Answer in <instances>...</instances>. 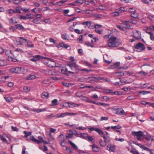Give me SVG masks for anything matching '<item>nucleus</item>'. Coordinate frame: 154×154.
I'll list each match as a JSON object with an SVG mask.
<instances>
[{"label":"nucleus","instance_id":"f257e3e1","mask_svg":"<svg viewBox=\"0 0 154 154\" xmlns=\"http://www.w3.org/2000/svg\"><path fill=\"white\" fill-rule=\"evenodd\" d=\"M71 71H68V73H76L80 71L79 66L76 64V60L73 63H70L67 65Z\"/></svg>","mask_w":154,"mask_h":154},{"label":"nucleus","instance_id":"f03ea898","mask_svg":"<svg viewBox=\"0 0 154 154\" xmlns=\"http://www.w3.org/2000/svg\"><path fill=\"white\" fill-rule=\"evenodd\" d=\"M117 38L115 37H112L109 38L107 42L108 46L109 47H116L119 45V43L116 41Z\"/></svg>","mask_w":154,"mask_h":154},{"label":"nucleus","instance_id":"7ed1b4c3","mask_svg":"<svg viewBox=\"0 0 154 154\" xmlns=\"http://www.w3.org/2000/svg\"><path fill=\"white\" fill-rule=\"evenodd\" d=\"M5 53L7 56L6 58L8 61L15 62L18 60L17 59L13 58L12 56V53L11 51L6 50L5 51Z\"/></svg>","mask_w":154,"mask_h":154},{"label":"nucleus","instance_id":"20e7f679","mask_svg":"<svg viewBox=\"0 0 154 154\" xmlns=\"http://www.w3.org/2000/svg\"><path fill=\"white\" fill-rule=\"evenodd\" d=\"M134 48L137 49V51L138 52H140L142 51H144L145 49V47L144 45L139 42L136 45H134Z\"/></svg>","mask_w":154,"mask_h":154},{"label":"nucleus","instance_id":"39448f33","mask_svg":"<svg viewBox=\"0 0 154 154\" xmlns=\"http://www.w3.org/2000/svg\"><path fill=\"white\" fill-rule=\"evenodd\" d=\"M132 134L133 136H136L137 139L139 140H141L143 136V133L141 131H133L132 132Z\"/></svg>","mask_w":154,"mask_h":154},{"label":"nucleus","instance_id":"423d86ee","mask_svg":"<svg viewBox=\"0 0 154 154\" xmlns=\"http://www.w3.org/2000/svg\"><path fill=\"white\" fill-rule=\"evenodd\" d=\"M46 59H48V61L46 63L47 65L48 66L50 67H54L56 66V63L52 60V59L50 58Z\"/></svg>","mask_w":154,"mask_h":154},{"label":"nucleus","instance_id":"0eeeda50","mask_svg":"<svg viewBox=\"0 0 154 154\" xmlns=\"http://www.w3.org/2000/svg\"><path fill=\"white\" fill-rule=\"evenodd\" d=\"M114 110L115 112V114L120 115H125L126 113L123 109L121 110L119 108H115Z\"/></svg>","mask_w":154,"mask_h":154},{"label":"nucleus","instance_id":"6e6552de","mask_svg":"<svg viewBox=\"0 0 154 154\" xmlns=\"http://www.w3.org/2000/svg\"><path fill=\"white\" fill-rule=\"evenodd\" d=\"M133 36L137 39L140 38H141V34L140 31L137 30H135L133 32Z\"/></svg>","mask_w":154,"mask_h":154},{"label":"nucleus","instance_id":"1a4fd4ad","mask_svg":"<svg viewBox=\"0 0 154 154\" xmlns=\"http://www.w3.org/2000/svg\"><path fill=\"white\" fill-rule=\"evenodd\" d=\"M21 71V68L20 67L12 68L10 69V72H11L20 73Z\"/></svg>","mask_w":154,"mask_h":154},{"label":"nucleus","instance_id":"9d476101","mask_svg":"<svg viewBox=\"0 0 154 154\" xmlns=\"http://www.w3.org/2000/svg\"><path fill=\"white\" fill-rule=\"evenodd\" d=\"M116 146L111 144H108L106 146V149L111 152H114L115 150Z\"/></svg>","mask_w":154,"mask_h":154},{"label":"nucleus","instance_id":"9b49d317","mask_svg":"<svg viewBox=\"0 0 154 154\" xmlns=\"http://www.w3.org/2000/svg\"><path fill=\"white\" fill-rule=\"evenodd\" d=\"M88 82L91 83H95L96 82L95 77H90L88 78Z\"/></svg>","mask_w":154,"mask_h":154},{"label":"nucleus","instance_id":"f8f14e48","mask_svg":"<svg viewBox=\"0 0 154 154\" xmlns=\"http://www.w3.org/2000/svg\"><path fill=\"white\" fill-rule=\"evenodd\" d=\"M91 22L89 21H87L85 22H84L82 23V25H83L85 26V27L86 26H88V28H93V26H91L90 25L91 24Z\"/></svg>","mask_w":154,"mask_h":154},{"label":"nucleus","instance_id":"ddd939ff","mask_svg":"<svg viewBox=\"0 0 154 154\" xmlns=\"http://www.w3.org/2000/svg\"><path fill=\"white\" fill-rule=\"evenodd\" d=\"M91 146L93 151L94 152H97L100 150V148L95 144L91 145Z\"/></svg>","mask_w":154,"mask_h":154},{"label":"nucleus","instance_id":"4468645a","mask_svg":"<svg viewBox=\"0 0 154 154\" xmlns=\"http://www.w3.org/2000/svg\"><path fill=\"white\" fill-rule=\"evenodd\" d=\"M101 136L103 138L104 141L106 144L110 142V140L109 137H106L104 135H102Z\"/></svg>","mask_w":154,"mask_h":154},{"label":"nucleus","instance_id":"2eb2a0df","mask_svg":"<svg viewBox=\"0 0 154 154\" xmlns=\"http://www.w3.org/2000/svg\"><path fill=\"white\" fill-rule=\"evenodd\" d=\"M30 140L34 142L37 143L38 144L41 143V141L36 139L34 136H32L30 137Z\"/></svg>","mask_w":154,"mask_h":154},{"label":"nucleus","instance_id":"dca6fc26","mask_svg":"<svg viewBox=\"0 0 154 154\" xmlns=\"http://www.w3.org/2000/svg\"><path fill=\"white\" fill-rule=\"evenodd\" d=\"M117 73L120 74V75L121 76L125 75L128 74L131 75L133 74V72H130L129 71H126L124 73L120 72H118Z\"/></svg>","mask_w":154,"mask_h":154},{"label":"nucleus","instance_id":"f3484780","mask_svg":"<svg viewBox=\"0 0 154 154\" xmlns=\"http://www.w3.org/2000/svg\"><path fill=\"white\" fill-rule=\"evenodd\" d=\"M78 134L80 135L79 136L80 137H82L85 140H87V137L88 136V135L87 134L83 133H80Z\"/></svg>","mask_w":154,"mask_h":154},{"label":"nucleus","instance_id":"a211bd4d","mask_svg":"<svg viewBox=\"0 0 154 154\" xmlns=\"http://www.w3.org/2000/svg\"><path fill=\"white\" fill-rule=\"evenodd\" d=\"M15 26L17 29L21 30H23L25 29L24 27L20 24L15 25Z\"/></svg>","mask_w":154,"mask_h":154},{"label":"nucleus","instance_id":"6ab92c4d","mask_svg":"<svg viewBox=\"0 0 154 154\" xmlns=\"http://www.w3.org/2000/svg\"><path fill=\"white\" fill-rule=\"evenodd\" d=\"M49 94L47 92H43L42 94V97L43 98H47L48 97Z\"/></svg>","mask_w":154,"mask_h":154},{"label":"nucleus","instance_id":"aec40b11","mask_svg":"<svg viewBox=\"0 0 154 154\" xmlns=\"http://www.w3.org/2000/svg\"><path fill=\"white\" fill-rule=\"evenodd\" d=\"M146 32L149 35L150 39L152 41H154V35L153 34L150 32L146 31Z\"/></svg>","mask_w":154,"mask_h":154},{"label":"nucleus","instance_id":"412c9836","mask_svg":"<svg viewBox=\"0 0 154 154\" xmlns=\"http://www.w3.org/2000/svg\"><path fill=\"white\" fill-rule=\"evenodd\" d=\"M59 45L60 47L66 49H67V48L69 47V46L68 45L62 43L59 44Z\"/></svg>","mask_w":154,"mask_h":154},{"label":"nucleus","instance_id":"4be33fe9","mask_svg":"<svg viewBox=\"0 0 154 154\" xmlns=\"http://www.w3.org/2000/svg\"><path fill=\"white\" fill-rule=\"evenodd\" d=\"M12 56H13V58L15 57V59L17 58L18 55L20 54L19 53H17V51H14V52H12Z\"/></svg>","mask_w":154,"mask_h":154},{"label":"nucleus","instance_id":"5701e85b","mask_svg":"<svg viewBox=\"0 0 154 154\" xmlns=\"http://www.w3.org/2000/svg\"><path fill=\"white\" fill-rule=\"evenodd\" d=\"M69 143L70 144L72 147L75 150L78 149V147L77 146L75 145L71 141L69 140Z\"/></svg>","mask_w":154,"mask_h":154},{"label":"nucleus","instance_id":"b1692460","mask_svg":"<svg viewBox=\"0 0 154 154\" xmlns=\"http://www.w3.org/2000/svg\"><path fill=\"white\" fill-rule=\"evenodd\" d=\"M131 16L134 17V18H135V19H139V18L138 17V15L137 14L136 12L134 11L133 12H132L131 14Z\"/></svg>","mask_w":154,"mask_h":154},{"label":"nucleus","instance_id":"393cba45","mask_svg":"<svg viewBox=\"0 0 154 154\" xmlns=\"http://www.w3.org/2000/svg\"><path fill=\"white\" fill-rule=\"evenodd\" d=\"M38 138L40 140H41V143H43L44 144H48V142L46 140L43 139V137L41 136H39L38 137Z\"/></svg>","mask_w":154,"mask_h":154},{"label":"nucleus","instance_id":"a878e982","mask_svg":"<svg viewBox=\"0 0 154 154\" xmlns=\"http://www.w3.org/2000/svg\"><path fill=\"white\" fill-rule=\"evenodd\" d=\"M129 21H124L122 22V23L125 26L126 28H129L130 27V26L129 24Z\"/></svg>","mask_w":154,"mask_h":154},{"label":"nucleus","instance_id":"bb28decb","mask_svg":"<svg viewBox=\"0 0 154 154\" xmlns=\"http://www.w3.org/2000/svg\"><path fill=\"white\" fill-rule=\"evenodd\" d=\"M35 78V76L34 75H29L26 78V79L28 80H31L34 79Z\"/></svg>","mask_w":154,"mask_h":154},{"label":"nucleus","instance_id":"cd10ccee","mask_svg":"<svg viewBox=\"0 0 154 154\" xmlns=\"http://www.w3.org/2000/svg\"><path fill=\"white\" fill-rule=\"evenodd\" d=\"M23 133L25 134V137L26 138H27L28 136H30L32 134L31 132H27L26 131H24Z\"/></svg>","mask_w":154,"mask_h":154},{"label":"nucleus","instance_id":"c85d7f7f","mask_svg":"<svg viewBox=\"0 0 154 154\" xmlns=\"http://www.w3.org/2000/svg\"><path fill=\"white\" fill-rule=\"evenodd\" d=\"M15 17H13L9 20V23H11L14 24L17 23V22L15 21Z\"/></svg>","mask_w":154,"mask_h":154},{"label":"nucleus","instance_id":"c756f323","mask_svg":"<svg viewBox=\"0 0 154 154\" xmlns=\"http://www.w3.org/2000/svg\"><path fill=\"white\" fill-rule=\"evenodd\" d=\"M95 131L97 132L99 134L104 135V133L102 130L98 128H96Z\"/></svg>","mask_w":154,"mask_h":154},{"label":"nucleus","instance_id":"7c9ffc66","mask_svg":"<svg viewBox=\"0 0 154 154\" xmlns=\"http://www.w3.org/2000/svg\"><path fill=\"white\" fill-rule=\"evenodd\" d=\"M32 110L35 112H36L37 113H39L40 112H42V111H44L46 110V109L45 108H44L43 109H32Z\"/></svg>","mask_w":154,"mask_h":154},{"label":"nucleus","instance_id":"2f4dec72","mask_svg":"<svg viewBox=\"0 0 154 154\" xmlns=\"http://www.w3.org/2000/svg\"><path fill=\"white\" fill-rule=\"evenodd\" d=\"M59 137L62 139L61 140H60V141L61 142L60 143H62V144L64 143L65 141V139L63 135V134H61L59 135Z\"/></svg>","mask_w":154,"mask_h":154},{"label":"nucleus","instance_id":"473e14b6","mask_svg":"<svg viewBox=\"0 0 154 154\" xmlns=\"http://www.w3.org/2000/svg\"><path fill=\"white\" fill-rule=\"evenodd\" d=\"M27 47L28 48H33L34 45L31 42H27Z\"/></svg>","mask_w":154,"mask_h":154},{"label":"nucleus","instance_id":"72a5a7b5","mask_svg":"<svg viewBox=\"0 0 154 154\" xmlns=\"http://www.w3.org/2000/svg\"><path fill=\"white\" fill-rule=\"evenodd\" d=\"M103 92L106 94H108L109 93L112 94V90L111 89H105L104 90Z\"/></svg>","mask_w":154,"mask_h":154},{"label":"nucleus","instance_id":"f704fd0d","mask_svg":"<svg viewBox=\"0 0 154 154\" xmlns=\"http://www.w3.org/2000/svg\"><path fill=\"white\" fill-rule=\"evenodd\" d=\"M61 72L63 74H65L67 75H68V73H67V72H68V71L67 69L66 68L65 70H64L63 69H61Z\"/></svg>","mask_w":154,"mask_h":154},{"label":"nucleus","instance_id":"c9c22d12","mask_svg":"<svg viewBox=\"0 0 154 154\" xmlns=\"http://www.w3.org/2000/svg\"><path fill=\"white\" fill-rule=\"evenodd\" d=\"M83 85V84L80 85V88H91L94 87L93 86H85L84 87H82V86Z\"/></svg>","mask_w":154,"mask_h":154},{"label":"nucleus","instance_id":"e433bc0d","mask_svg":"<svg viewBox=\"0 0 154 154\" xmlns=\"http://www.w3.org/2000/svg\"><path fill=\"white\" fill-rule=\"evenodd\" d=\"M51 103H52L53 105H57L58 104V100L56 99H54L52 101Z\"/></svg>","mask_w":154,"mask_h":154},{"label":"nucleus","instance_id":"4c0bfd02","mask_svg":"<svg viewBox=\"0 0 154 154\" xmlns=\"http://www.w3.org/2000/svg\"><path fill=\"white\" fill-rule=\"evenodd\" d=\"M97 105H101L104 106H109V104L105 103H97Z\"/></svg>","mask_w":154,"mask_h":154},{"label":"nucleus","instance_id":"58836bf2","mask_svg":"<svg viewBox=\"0 0 154 154\" xmlns=\"http://www.w3.org/2000/svg\"><path fill=\"white\" fill-rule=\"evenodd\" d=\"M15 44H17V45H22V44L23 43V42L22 41V40H20L19 41H14Z\"/></svg>","mask_w":154,"mask_h":154},{"label":"nucleus","instance_id":"ea45409f","mask_svg":"<svg viewBox=\"0 0 154 154\" xmlns=\"http://www.w3.org/2000/svg\"><path fill=\"white\" fill-rule=\"evenodd\" d=\"M100 144L102 146H105L106 145V144L104 143V141L103 142L102 140H100Z\"/></svg>","mask_w":154,"mask_h":154},{"label":"nucleus","instance_id":"a19ab883","mask_svg":"<svg viewBox=\"0 0 154 154\" xmlns=\"http://www.w3.org/2000/svg\"><path fill=\"white\" fill-rule=\"evenodd\" d=\"M112 129H119L121 128V127L119 125L115 126H111V127Z\"/></svg>","mask_w":154,"mask_h":154},{"label":"nucleus","instance_id":"79ce46f5","mask_svg":"<svg viewBox=\"0 0 154 154\" xmlns=\"http://www.w3.org/2000/svg\"><path fill=\"white\" fill-rule=\"evenodd\" d=\"M84 1H85V0H77L75 1L74 3H80L81 4L83 3Z\"/></svg>","mask_w":154,"mask_h":154},{"label":"nucleus","instance_id":"37998d69","mask_svg":"<svg viewBox=\"0 0 154 154\" xmlns=\"http://www.w3.org/2000/svg\"><path fill=\"white\" fill-rule=\"evenodd\" d=\"M74 31L78 34H80L82 33V31L78 29H74Z\"/></svg>","mask_w":154,"mask_h":154},{"label":"nucleus","instance_id":"c03bdc74","mask_svg":"<svg viewBox=\"0 0 154 154\" xmlns=\"http://www.w3.org/2000/svg\"><path fill=\"white\" fill-rule=\"evenodd\" d=\"M70 105L71 106L70 107H75L76 106H79V104H75L74 103H69Z\"/></svg>","mask_w":154,"mask_h":154},{"label":"nucleus","instance_id":"a18cd8bd","mask_svg":"<svg viewBox=\"0 0 154 154\" xmlns=\"http://www.w3.org/2000/svg\"><path fill=\"white\" fill-rule=\"evenodd\" d=\"M149 93V92L146 91H142L139 92V94H142L143 95H144Z\"/></svg>","mask_w":154,"mask_h":154},{"label":"nucleus","instance_id":"49530a36","mask_svg":"<svg viewBox=\"0 0 154 154\" xmlns=\"http://www.w3.org/2000/svg\"><path fill=\"white\" fill-rule=\"evenodd\" d=\"M138 74H139L142 75L143 76H145L147 75V73L143 71H141L138 73Z\"/></svg>","mask_w":154,"mask_h":154},{"label":"nucleus","instance_id":"de8ad7c7","mask_svg":"<svg viewBox=\"0 0 154 154\" xmlns=\"http://www.w3.org/2000/svg\"><path fill=\"white\" fill-rule=\"evenodd\" d=\"M0 137L1 138L2 140L3 141H4L6 143H7V140L6 139V138H5L4 137H3V136H2V135H1L0 134Z\"/></svg>","mask_w":154,"mask_h":154},{"label":"nucleus","instance_id":"09e8293b","mask_svg":"<svg viewBox=\"0 0 154 154\" xmlns=\"http://www.w3.org/2000/svg\"><path fill=\"white\" fill-rule=\"evenodd\" d=\"M4 98L7 102H10L12 101V99L10 97H5Z\"/></svg>","mask_w":154,"mask_h":154},{"label":"nucleus","instance_id":"8fccbe9b","mask_svg":"<svg viewBox=\"0 0 154 154\" xmlns=\"http://www.w3.org/2000/svg\"><path fill=\"white\" fill-rule=\"evenodd\" d=\"M11 129L13 131H18L19 129L17 128L16 127H14L12 126L11 127Z\"/></svg>","mask_w":154,"mask_h":154},{"label":"nucleus","instance_id":"3c124183","mask_svg":"<svg viewBox=\"0 0 154 154\" xmlns=\"http://www.w3.org/2000/svg\"><path fill=\"white\" fill-rule=\"evenodd\" d=\"M85 45H87L88 46L91 47H94V45H91L90 42H86L85 43Z\"/></svg>","mask_w":154,"mask_h":154},{"label":"nucleus","instance_id":"603ef678","mask_svg":"<svg viewBox=\"0 0 154 154\" xmlns=\"http://www.w3.org/2000/svg\"><path fill=\"white\" fill-rule=\"evenodd\" d=\"M141 103L143 105L146 106L147 104H150V103L149 102H147L144 101H141Z\"/></svg>","mask_w":154,"mask_h":154},{"label":"nucleus","instance_id":"864d4df0","mask_svg":"<svg viewBox=\"0 0 154 154\" xmlns=\"http://www.w3.org/2000/svg\"><path fill=\"white\" fill-rule=\"evenodd\" d=\"M73 134H72L68 133L67 134L66 137L67 138H71L73 137Z\"/></svg>","mask_w":154,"mask_h":154},{"label":"nucleus","instance_id":"5fc2aeb1","mask_svg":"<svg viewBox=\"0 0 154 154\" xmlns=\"http://www.w3.org/2000/svg\"><path fill=\"white\" fill-rule=\"evenodd\" d=\"M108 119V118L107 117H102L101 118L100 120V121H103L105 120L107 121Z\"/></svg>","mask_w":154,"mask_h":154},{"label":"nucleus","instance_id":"6e6d98bb","mask_svg":"<svg viewBox=\"0 0 154 154\" xmlns=\"http://www.w3.org/2000/svg\"><path fill=\"white\" fill-rule=\"evenodd\" d=\"M65 2V1L62 0L60 2H57L56 3V4L59 5H61L62 4L64 3Z\"/></svg>","mask_w":154,"mask_h":154},{"label":"nucleus","instance_id":"4d7b16f0","mask_svg":"<svg viewBox=\"0 0 154 154\" xmlns=\"http://www.w3.org/2000/svg\"><path fill=\"white\" fill-rule=\"evenodd\" d=\"M94 139L92 137L89 136L88 135V136L87 137V140L89 141H92Z\"/></svg>","mask_w":154,"mask_h":154},{"label":"nucleus","instance_id":"13d9d810","mask_svg":"<svg viewBox=\"0 0 154 154\" xmlns=\"http://www.w3.org/2000/svg\"><path fill=\"white\" fill-rule=\"evenodd\" d=\"M63 39L65 40H68V39L67 38L66 35V34H63L62 35Z\"/></svg>","mask_w":154,"mask_h":154},{"label":"nucleus","instance_id":"bf43d9fd","mask_svg":"<svg viewBox=\"0 0 154 154\" xmlns=\"http://www.w3.org/2000/svg\"><path fill=\"white\" fill-rule=\"evenodd\" d=\"M20 19H23V20L28 19L26 15L25 16L21 15L20 17Z\"/></svg>","mask_w":154,"mask_h":154},{"label":"nucleus","instance_id":"052dcab7","mask_svg":"<svg viewBox=\"0 0 154 154\" xmlns=\"http://www.w3.org/2000/svg\"><path fill=\"white\" fill-rule=\"evenodd\" d=\"M5 61L4 60H0V66H4L5 65Z\"/></svg>","mask_w":154,"mask_h":154},{"label":"nucleus","instance_id":"680f3d73","mask_svg":"<svg viewBox=\"0 0 154 154\" xmlns=\"http://www.w3.org/2000/svg\"><path fill=\"white\" fill-rule=\"evenodd\" d=\"M75 95L77 97H81L82 96V93L80 92H78L75 94Z\"/></svg>","mask_w":154,"mask_h":154},{"label":"nucleus","instance_id":"e2e57ef3","mask_svg":"<svg viewBox=\"0 0 154 154\" xmlns=\"http://www.w3.org/2000/svg\"><path fill=\"white\" fill-rule=\"evenodd\" d=\"M36 60H39L40 58L42 57V56L39 55H36L34 56Z\"/></svg>","mask_w":154,"mask_h":154},{"label":"nucleus","instance_id":"0e129e2a","mask_svg":"<svg viewBox=\"0 0 154 154\" xmlns=\"http://www.w3.org/2000/svg\"><path fill=\"white\" fill-rule=\"evenodd\" d=\"M151 138H152V136L149 135L148 136L146 137H145V139L146 140L149 141L151 140Z\"/></svg>","mask_w":154,"mask_h":154},{"label":"nucleus","instance_id":"69168bd1","mask_svg":"<svg viewBox=\"0 0 154 154\" xmlns=\"http://www.w3.org/2000/svg\"><path fill=\"white\" fill-rule=\"evenodd\" d=\"M148 18L152 20H154V15H150L148 17Z\"/></svg>","mask_w":154,"mask_h":154},{"label":"nucleus","instance_id":"338daca9","mask_svg":"<svg viewBox=\"0 0 154 154\" xmlns=\"http://www.w3.org/2000/svg\"><path fill=\"white\" fill-rule=\"evenodd\" d=\"M130 152L133 154H140L137 151L131 150Z\"/></svg>","mask_w":154,"mask_h":154},{"label":"nucleus","instance_id":"774afa93","mask_svg":"<svg viewBox=\"0 0 154 154\" xmlns=\"http://www.w3.org/2000/svg\"><path fill=\"white\" fill-rule=\"evenodd\" d=\"M26 150V148L23 147V150L22 151V154H28L25 151Z\"/></svg>","mask_w":154,"mask_h":154}]
</instances>
